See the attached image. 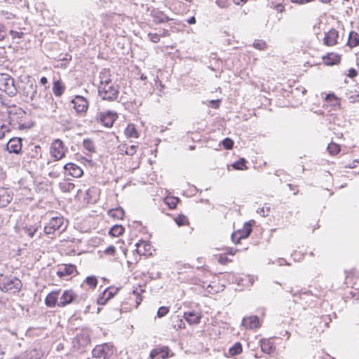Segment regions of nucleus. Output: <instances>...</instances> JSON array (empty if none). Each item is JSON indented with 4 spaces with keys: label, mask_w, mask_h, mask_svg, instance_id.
<instances>
[{
    "label": "nucleus",
    "mask_w": 359,
    "mask_h": 359,
    "mask_svg": "<svg viewBox=\"0 0 359 359\" xmlns=\"http://www.w3.org/2000/svg\"><path fill=\"white\" fill-rule=\"evenodd\" d=\"M148 38L153 43H158L160 41L161 34L158 33H149L147 34Z\"/></svg>",
    "instance_id": "50"
},
{
    "label": "nucleus",
    "mask_w": 359,
    "mask_h": 359,
    "mask_svg": "<svg viewBox=\"0 0 359 359\" xmlns=\"http://www.w3.org/2000/svg\"><path fill=\"white\" fill-rule=\"evenodd\" d=\"M170 311V308L165 306H162L158 308L156 313L158 318H163Z\"/></svg>",
    "instance_id": "47"
},
{
    "label": "nucleus",
    "mask_w": 359,
    "mask_h": 359,
    "mask_svg": "<svg viewBox=\"0 0 359 359\" xmlns=\"http://www.w3.org/2000/svg\"><path fill=\"white\" fill-rule=\"evenodd\" d=\"M86 298V294H83L79 297L72 290H66L60 297L58 306L65 307L72 303H79L81 300H85Z\"/></svg>",
    "instance_id": "7"
},
{
    "label": "nucleus",
    "mask_w": 359,
    "mask_h": 359,
    "mask_svg": "<svg viewBox=\"0 0 359 359\" xmlns=\"http://www.w3.org/2000/svg\"><path fill=\"white\" fill-rule=\"evenodd\" d=\"M43 98L45 100L46 102L48 104H50L51 106V109L53 111H55L56 109L57 108V102H54V99L53 97V95L50 93L45 92V94L43 97Z\"/></svg>",
    "instance_id": "34"
},
{
    "label": "nucleus",
    "mask_w": 359,
    "mask_h": 359,
    "mask_svg": "<svg viewBox=\"0 0 359 359\" xmlns=\"http://www.w3.org/2000/svg\"><path fill=\"white\" fill-rule=\"evenodd\" d=\"M125 134L128 137H138L139 133L133 124H129L125 129Z\"/></svg>",
    "instance_id": "37"
},
{
    "label": "nucleus",
    "mask_w": 359,
    "mask_h": 359,
    "mask_svg": "<svg viewBox=\"0 0 359 359\" xmlns=\"http://www.w3.org/2000/svg\"><path fill=\"white\" fill-rule=\"evenodd\" d=\"M175 354L172 352L170 348L167 346L158 345L154 348L149 353L150 359H159L160 355L162 359H168L171 358Z\"/></svg>",
    "instance_id": "11"
},
{
    "label": "nucleus",
    "mask_w": 359,
    "mask_h": 359,
    "mask_svg": "<svg viewBox=\"0 0 359 359\" xmlns=\"http://www.w3.org/2000/svg\"><path fill=\"white\" fill-rule=\"evenodd\" d=\"M247 161L244 158H241L232 163L231 166L234 170H242L247 168L245 165Z\"/></svg>",
    "instance_id": "39"
},
{
    "label": "nucleus",
    "mask_w": 359,
    "mask_h": 359,
    "mask_svg": "<svg viewBox=\"0 0 359 359\" xmlns=\"http://www.w3.org/2000/svg\"><path fill=\"white\" fill-rule=\"evenodd\" d=\"M22 142L21 137H12L9 140L6 146V149L9 153L19 154L22 151Z\"/></svg>",
    "instance_id": "13"
},
{
    "label": "nucleus",
    "mask_w": 359,
    "mask_h": 359,
    "mask_svg": "<svg viewBox=\"0 0 359 359\" xmlns=\"http://www.w3.org/2000/svg\"><path fill=\"white\" fill-rule=\"evenodd\" d=\"M0 90L11 97L15 96L18 91L14 79L6 74H0Z\"/></svg>",
    "instance_id": "5"
},
{
    "label": "nucleus",
    "mask_w": 359,
    "mask_h": 359,
    "mask_svg": "<svg viewBox=\"0 0 359 359\" xmlns=\"http://www.w3.org/2000/svg\"><path fill=\"white\" fill-rule=\"evenodd\" d=\"M74 272L78 273L76 266L72 264H68L59 268L56 273L60 278H62L73 274Z\"/></svg>",
    "instance_id": "18"
},
{
    "label": "nucleus",
    "mask_w": 359,
    "mask_h": 359,
    "mask_svg": "<svg viewBox=\"0 0 359 359\" xmlns=\"http://www.w3.org/2000/svg\"><path fill=\"white\" fill-rule=\"evenodd\" d=\"M237 251H238L237 249H233V248H229L227 249L226 253L228 255H234Z\"/></svg>",
    "instance_id": "62"
},
{
    "label": "nucleus",
    "mask_w": 359,
    "mask_h": 359,
    "mask_svg": "<svg viewBox=\"0 0 359 359\" xmlns=\"http://www.w3.org/2000/svg\"><path fill=\"white\" fill-rule=\"evenodd\" d=\"M118 118L117 112L111 110L100 111L96 115L97 121L106 128H111Z\"/></svg>",
    "instance_id": "9"
},
{
    "label": "nucleus",
    "mask_w": 359,
    "mask_h": 359,
    "mask_svg": "<svg viewBox=\"0 0 359 359\" xmlns=\"http://www.w3.org/2000/svg\"><path fill=\"white\" fill-rule=\"evenodd\" d=\"M339 38V32L334 28L325 33L323 38V44L327 46H332L337 43V39Z\"/></svg>",
    "instance_id": "16"
},
{
    "label": "nucleus",
    "mask_w": 359,
    "mask_h": 359,
    "mask_svg": "<svg viewBox=\"0 0 359 359\" xmlns=\"http://www.w3.org/2000/svg\"><path fill=\"white\" fill-rule=\"evenodd\" d=\"M243 351V345L241 342H236L232 346L229 348L228 354L230 356H236L239 355Z\"/></svg>",
    "instance_id": "30"
},
{
    "label": "nucleus",
    "mask_w": 359,
    "mask_h": 359,
    "mask_svg": "<svg viewBox=\"0 0 359 359\" xmlns=\"http://www.w3.org/2000/svg\"><path fill=\"white\" fill-rule=\"evenodd\" d=\"M3 119L0 120V130H5L8 128H10L9 125H6L4 123H2Z\"/></svg>",
    "instance_id": "61"
},
{
    "label": "nucleus",
    "mask_w": 359,
    "mask_h": 359,
    "mask_svg": "<svg viewBox=\"0 0 359 359\" xmlns=\"http://www.w3.org/2000/svg\"><path fill=\"white\" fill-rule=\"evenodd\" d=\"M114 354V346L109 343L97 345L92 350L93 358L97 359H108Z\"/></svg>",
    "instance_id": "8"
},
{
    "label": "nucleus",
    "mask_w": 359,
    "mask_h": 359,
    "mask_svg": "<svg viewBox=\"0 0 359 359\" xmlns=\"http://www.w3.org/2000/svg\"><path fill=\"white\" fill-rule=\"evenodd\" d=\"M68 147L60 139L54 140L50 147V154L55 161H59L65 157Z\"/></svg>",
    "instance_id": "6"
},
{
    "label": "nucleus",
    "mask_w": 359,
    "mask_h": 359,
    "mask_svg": "<svg viewBox=\"0 0 359 359\" xmlns=\"http://www.w3.org/2000/svg\"><path fill=\"white\" fill-rule=\"evenodd\" d=\"M327 149L331 155H337L341 151V147L339 144L331 142L327 145Z\"/></svg>",
    "instance_id": "38"
},
{
    "label": "nucleus",
    "mask_w": 359,
    "mask_h": 359,
    "mask_svg": "<svg viewBox=\"0 0 359 359\" xmlns=\"http://www.w3.org/2000/svg\"><path fill=\"white\" fill-rule=\"evenodd\" d=\"M252 46L259 50H265L266 48V43L264 41L260 39H256L252 43Z\"/></svg>",
    "instance_id": "45"
},
{
    "label": "nucleus",
    "mask_w": 359,
    "mask_h": 359,
    "mask_svg": "<svg viewBox=\"0 0 359 359\" xmlns=\"http://www.w3.org/2000/svg\"><path fill=\"white\" fill-rule=\"evenodd\" d=\"M242 325L249 329L257 328L260 325L259 318L257 316L243 318Z\"/></svg>",
    "instance_id": "22"
},
{
    "label": "nucleus",
    "mask_w": 359,
    "mask_h": 359,
    "mask_svg": "<svg viewBox=\"0 0 359 359\" xmlns=\"http://www.w3.org/2000/svg\"><path fill=\"white\" fill-rule=\"evenodd\" d=\"M218 262L221 264H226L227 263L231 262V260L226 256L221 255L218 259Z\"/></svg>",
    "instance_id": "54"
},
{
    "label": "nucleus",
    "mask_w": 359,
    "mask_h": 359,
    "mask_svg": "<svg viewBox=\"0 0 359 359\" xmlns=\"http://www.w3.org/2000/svg\"><path fill=\"white\" fill-rule=\"evenodd\" d=\"M22 287V282L18 278L12 275L0 273V290L1 292L16 293L20 291Z\"/></svg>",
    "instance_id": "3"
},
{
    "label": "nucleus",
    "mask_w": 359,
    "mask_h": 359,
    "mask_svg": "<svg viewBox=\"0 0 359 359\" xmlns=\"http://www.w3.org/2000/svg\"><path fill=\"white\" fill-rule=\"evenodd\" d=\"M269 212H270V207H267V208H266V209L264 208H262L260 209V211H259V210L257 211V212L262 213V215L264 217L268 216Z\"/></svg>",
    "instance_id": "58"
},
{
    "label": "nucleus",
    "mask_w": 359,
    "mask_h": 359,
    "mask_svg": "<svg viewBox=\"0 0 359 359\" xmlns=\"http://www.w3.org/2000/svg\"><path fill=\"white\" fill-rule=\"evenodd\" d=\"M106 294L107 293H104V292H102V293H100L99 294V296H98V297L97 299V304H99V305H105L108 302L109 299L107 297Z\"/></svg>",
    "instance_id": "48"
},
{
    "label": "nucleus",
    "mask_w": 359,
    "mask_h": 359,
    "mask_svg": "<svg viewBox=\"0 0 359 359\" xmlns=\"http://www.w3.org/2000/svg\"><path fill=\"white\" fill-rule=\"evenodd\" d=\"M125 228L122 225L114 224L110 228L109 234L113 237H118L123 234Z\"/></svg>",
    "instance_id": "29"
},
{
    "label": "nucleus",
    "mask_w": 359,
    "mask_h": 359,
    "mask_svg": "<svg viewBox=\"0 0 359 359\" xmlns=\"http://www.w3.org/2000/svg\"><path fill=\"white\" fill-rule=\"evenodd\" d=\"M38 230V227L30 226L29 227L25 228V233H27L29 237L33 238L34 234Z\"/></svg>",
    "instance_id": "49"
},
{
    "label": "nucleus",
    "mask_w": 359,
    "mask_h": 359,
    "mask_svg": "<svg viewBox=\"0 0 359 359\" xmlns=\"http://www.w3.org/2000/svg\"><path fill=\"white\" fill-rule=\"evenodd\" d=\"M322 58L324 64L327 66L337 65L341 61V55L334 53H328Z\"/></svg>",
    "instance_id": "21"
},
{
    "label": "nucleus",
    "mask_w": 359,
    "mask_h": 359,
    "mask_svg": "<svg viewBox=\"0 0 359 359\" xmlns=\"http://www.w3.org/2000/svg\"><path fill=\"white\" fill-rule=\"evenodd\" d=\"M7 36V30L4 24H0V41H3Z\"/></svg>",
    "instance_id": "51"
},
{
    "label": "nucleus",
    "mask_w": 359,
    "mask_h": 359,
    "mask_svg": "<svg viewBox=\"0 0 359 359\" xmlns=\"http://www.w3.org/2000/svg\"><path fill=\"white\" fill-rule=\"evenodd\" d=\"M137 249L135 251L140 255H146L147 252H149L151 248V245L149 242L140 241L139 243L135 244Z\"/></svg>",
    "instance_id": "26"
},
{
    "label": "nucleus",
    "mask_w": 359,
    "mask_h": 359,
    "mask_svg": "<svg viewBox=\"0 0 359 359\" xmlns=\"http://www.w3.org/2000/svg\"><path fill=\"white\" fill-rule=\"evenodd\" d=\"M60 290L52 291L47 294L45 298V304L49 308H54L55 306H58L59 301L58 296Z\"/></svg>",
    "instance_id": "19"
},
{
    "label": "nucleus",
    "mask_w": 359,
    "mask_h": 359,
    "mask_svg": "<svg viewBox=\"0 0 359 359\" xmlns=\"http://www.w3.org/2000/svg\"><path fill=\"white\" fill-rule=\"evenodd\" d=\"M175 222L179 226H184L189 224L187 217L183 214H179L175 218Z\"/></svg>",
    "instance_id": "41"
},
{
    "label": "nucleus",
    "mask_w": 359,
    "mask_h": 359,
    "mask_svg": "<svg viewBox=\"0 0 359 359\" xmlns=\"http://www.w3.org/2000/svg\"><path fill=\"white\" fill-rule=\"evenodd\" d=\"M118 94L119 86L113 83L111 79L100 81L98 95L102 100L114 101L117 99Z\"/></svg>",
    "instance_id": "2"
},
{
    "label": "nucleus",
    "mask_w": 359,
    "mask_h": 359,
    "mask_svg": "<svg viewBox=\"0 0 359 359\" xmlns=\"http://www.w3.org/2000/svg\"><path fill=\"white\" fill-rule=\"evenodd\" d=\"M254 222V220L245 222L243 229L236 231L238 233V239H246L250 236L252 232V224Z\"/></svg>",
    "instance_id": "20"
},
{
    "label": "nucleus",
    "mask_w": 359,
    "mask_h": 359,
    "mask_svg": "<svg viewBox=\"0 0 359 359\" xmlns=\"http://www.w3.org/2000/svg\"><path fill=\"white\" fill-rule=\"evenodd\" d=\"M180 201V198L177 196H170L165 198V203L168 206L170 209L172 210L177 207Z\"/></svg>",
    "instance_id": "35"
},
{
    "label": "nucleus",
    "mask_w": 359,
    "mask_h": 359,
    "mask_svg": "<svg viewBox=\"0 0 359 359\" xmlns=\"http://www.w3.org/2000/svg\"><path fill=\"white\" fill-rule=\"evenodd\" d=\"M31 159H34L33 163H35V160L39 161L42 158V149L40 145L30 146L29 151L27 154Z\"/></svg>",
    "instance_id": "24"
},
{
    "label": "nucleus",
    "mask_w": 359,
    "mask_h": 359,
    "mask_svg": "<svg viewBox=\"0 0 359 359\" xmlns=\"http://www.w3.org/2000/svg\"><path fill=\"white\" fill-rule=\"evenodd\" d=\"M325 100L332 105H340L341 99L338 97L334 93L330 92L326 95Z\"/></svg>",
    "instance_id": "33"
},
{
    "label": "nucleus",
    "mask_w": 359,
    "mask_h": 359,
    "mask_svg": "<svg viewBox=\"0 0 359 359\" xmlns=\"http://www.w3.org/2000/svg\"><path fill=\"white\" fill-rule=\"evenodd\" d=\"M63 224L64 218L62 217H53L49 220V222L44 226L43 231L47 235L53 234L57 231L61 233L66 228H62Z\"/></svg>",
    "instance_id": "10"
},
{
    "label": "nucleus",
    "mask_w": 359,
    "mask_h": 359,
    "mask_svg": "<svg viewBox=\"0 0 359 359\" xmlns=\"http://www.w3.org/2000/svg\"><path fill=\"white\" fill-rule=\"evenodd\" d=\"M9 34L11 35L13 39H16V38L21 39L23 36V35H24L23 32H17V31H15V30H13V29H11L9 31Z\"/></svg>",
    "instance_id": "52"
},
{
    "label": "nucleus",
    "mask_w": 359,
    "mask_h": 359,
    "mask_svg": "<svg viewBox=\"0 0 359 359\" xmlns=\"http://www.w3.org/2000/svg\"><path fill=\"white\" fill-rule=\"evenodd\" d=\"M121 287H114L112 286L107 287L103 292L107 293L106 296L109 300L112 299L119 291Z\"/></svg>",
    "instance_id": "40"
},
{
    "label": "nucleus",
    "mask_w": 359,
    "mask_h": 359,
    "mask_svg": "<svg viewBox=\"0 0 359 359\" xmlns=\"http://www.w3.org/2000/svg\"><path fill=\"white\" fill-rule=\"evenodd\" d=\"M83 147L90 154L96 153V147L94 141L90 138H86L83 140Z\"/></svg>",
    "instance_id": "32"
},
{
    "label": "nucleus",
    "mask_w": 359,
    "mask_h": 359,
    "mask_svg": "<svg viewBox=\"0 0 359 359\" xmlns=\"http://www.w3.org/2000/svg\"><path fill=\"white\" fill-rule=\"evenodd\" d=\"M90 190H88L86 191V196L84 198V200H86L88 203L93 204L96 202V200L92 201V199L90 198Z\"/></svg>",
    "instance_id": "59"
},
{
    "label": "nucleus",
    "mask_w": 359,
    "mask_h": 359,
    "mask_svg": "<svg viewBox=\"0 0 359 359\" xmlns=\"http://www.w3.org/2000/svg\"><path fill=\"white\" fill-rule=\"evenodd\" d=\"M347 46L351 48L355 47L359 45V34L354 31H351L349 33Z\"/></svg>",
    "instance_id": "28"
},
{
    "label": "nucleus",
    "mask_w": 359,
    "mask_h": 359,
    "mask_svg": "<svg viewBox=\"0 0 359 359\" xmlns=\"http://www.w3.org/2000/svg\"><path fill=\"white\" fill-rule=\"evenodd\" d=\"M71 102L73 104V107L78 114L86 112L88 109V102L83 96L76 95Z\"/></svg>",
    "instance_id": "12"
},
{
    "label": "nucleus",
    "mask_w": 359,
    "mask_h": 359,
    "mask_svg": "<svg viewBox=\"0 0 359 359\" xmlns=\"http://www.w3.org/2000/svg\"><path fill=\"white\" fill-rule=\"evenodd\" d=\"M183 317L189 325H198L200 323L203 315L194 310H189L184 312Z\"/></svg>",
    "instance_id": "15"
},
{
    "label": "nucleus",
    "mask_w": 359,
    "mask_h": 359,
    "mask_svg": "<svg viewBox=\"0 0 359 359\" xmlns=\"http://www.w3.org/2000/svg\"><path fill=\"white\" fill-rule=\"evenodd\" d=\"M262 351L266 353H271L276 349L275 346L269 341H264L261 344Z\"/></svg>",
    "instance_id": "36"
},
{
    "label": "nucleus",
    "mask_w": 359,
    "mask_h": 359,
    "mask_svg": "<svg viewBox=\"0 0 359 359\" xmlns=\"http://www.w3.org/2000/svg\"><path fill=\"white\" fill-rule=\"evenodd\" d=\"M108 215L115 219H123L125 215V211L121 207L118 206L116 208L109 210Z\"/></svg>",
    "instance_id": "27"
},
{
    "label": "nucleus",
    "mask_w": 359,
    "mask_h": 359,
    "mask_svg": "<svg viewBox=\"0 0 359 359\" xmlns=\"http://www.w3.org/2000/svg\"><path fill=\"white\" fill-rule=\"evenodd\" d=\"M84 283L89 285L90 288L94 289L97 285L98 280L95 276H89L86 278Z\"/></svg>",
    "instance_id": "42"
},
{
    "label": "nucleus",
    "mask_w": 359,
    "mask_h": 359,
    "mask_svg": "<svg viewBox=\"0 0 359 359\" xmlns=\"http://www.w3.org/2000/svg\"><path fill=\"white\" fill-rule=\"evenodd\" d=\"M187 22L190 25H194L196 22V19L194 16L190 17Z\"/></svg>",
    "instance_id": "64"
},
{
    "label": "nucleus",
    "mask_w": 359,
    "mask_h": 359,
    "mask_svg": "<svg viewBox=\"0 0 359 359\" xmlns=\"http://www.w3.org/2000/svg\"><path fill=\"white\" fill-rule=\"evenodd\" d=\"M104 253L108 255H114L116 253V248L114 245H109L104 250Z\"/></svg>",
    "instance_id": "53"
},
{
    "label": "nucleus",
    "mask_w": 359,
    "mask_h": 359,
    "mask_svg": "<svg viewBox=\"0 0 359 359\" xmlns=\"http://www.w3.org/2000/svg\"><path fill=\"white\" fill-rule=\"evenodd\" d=\"M211 107L214 109H217L219 107L220 104V100H212L210 101Z\"/></svg>",
    "instance_id": "57"
},
{
    "label": "nucleus",
    "mask_w": 359,
    "mask_h": 359,
    "mask_svg": "<svg viewBox=\"0 0 359 359\" xmlns=\"http://www.w3.org/2000/svg\"><path fill=\"white\" fill-rule=\"evenodd\" d=\"M151 15L156 24L164 23L172 20V18L167 16L163 11H152Z\"/></svg>",
    "instance_id": "23"
},
{
    "label": "nucleus",
    "mask_w": 359,
    "mask_h": 359,
    "mask_svg": "<svg viewBox=\"0 0 359 359\" xmlns=\"http://www.w3.org/2000/svg\"><path fill=\"white\" fill-rule=\"evenodd\" d=\"M123 147L126 149L125 154L128 156H133L136 153V149L137 146L130 145L128 147L126 144H123Z\"/></svg>",
    "instance_id": "46"
},
{
    "label": "nucleus",
    "mask_w": 359,
    "mask_h": 359,
    "mask_svg": "<svg viewBox=\"0 0 359 359\" xmlns=\"http://www.w3.org/2000/svg\"><path fill=\"white\" fill-rule=\"evenodd\" d=\"M13 191L9 189L0 188V208H4L8 205L13 199Z\"/></svg>",
    "instance_id": "17"
},
{
    "label": "nucleus",
    "mask_w": 359,
    "mask_h": 359,
    "mask_svg": "<svg viewBox=\"0 0 359 359\" xmlns=\"http://www.w3.org/2000/svg\"><path fill=\"white\" fill-rule=\"evenodd\" d=\"M65 175L72 176L74 177H80L83 175V170L76 164L73 163H67L63 166Z\"/></svg>",
    "instance_id": "14"
},
{
    "label": "nucleus",
    "mask_w": 359,
    "mask_h": 359,
    "mask_svg": "<svg viewBox=\"0 0 359 359\" xmlns=\"http://www.w3.org/2000/svg\"><path fill=\"white\" fill-rule=\"evenodd\" d=\"M158 34H161V37L168 36L170 35L169 30L167 29L160 30Z\"/></svg>",
    "instance_id": "60"
},
{
    "label": "nucleus",
    "mask_w": 359,
    "mask_h": 359,
    "mask_svg": "<svg viewBox=\"0 0 359 359\" xmlns=\"http://www.w3.org/2000/svg\"><path fill=\"white\" fill-rule=\"evenodd\" d=\"M43 356V353L36 348H33L27 351L24 359H41Z\"/></svg>",
    "instance_id": "31"
},
{
    "label": "nucleus",
    "mask_w": 359,
    "mask_h": 359,
    "mask_svg": "<svg viewBox=\"0 0 359 359\" xmlns=\"http://www.w3.org/2000/svg\"><path fill=\"white\" fill-rule=\"evenodd\" d=\"M232 242L235 244H238L242 239H238V233L236 231L232 233L231 236Z\"/></svg>",
    "instance_id": "55"
},
{
    "label": "nucleus",
    "mask_w": 359,
    "mask_h": 359,
    "mask_svg": "<svg viewBox=\"0 0 359 359\" xmlns=\"http://www.w3.org/2000/svg\"><path fill=\"white\" fill-rule=\"evenodd\" d=\"M27 113L22 108H14L8 111L7 122L11 129L24 130L30 128L27 126L24 119Z\"/></svg>",
    "instance_id": "1"
},
{
    "label": "nucleus",
    "mask_w": 359,
    "mask_h": 359,
    "mask_svg": "<svg viewBox=\"0 0 359 359\" xmlns=\"http://www.w3.org/2000/svg\"><path fill=\"white\" fill-rule=\"evenodd\" d=\"M287 186L289 187L290 190L295 191L294 194L297 195L298 193V189H297V187L295 185H293L292 184H288Z\"/></svg>",
    "instance_id": "63"
},
{
    "label": "nucleus",
    "mask_w": 359,
    "mask_h": 359,
    "mask_svg": "<svg viewBox=\"0 0 359 359\" xmlns=\"http://www.w3.org/2000/svg\"><path fill=\"white\" fill-rule=\"evenodd\" d=\"M65 90V86L60 79L53 81L52 90L55 96L61 97Z\"/></svg>",
    "instance_id": "25"
},
{
    "label": "nucleus",
    "mask_w": 359,
    "mask_h": 359,
    "mask_svg": "<svg viewBox=\"0 0 359 359\" xmlns=\"http://www.w3.org/2000/svg\"><path fill=\"white\" fill-rule=\"evenodd\" d=\"M225 149H231L233 147L234 142L229 137L224 138L220 143Z\"/></svg>",
    "instance_id": "44"
},
{
    "label": "nucleus",
    "mask_w": 359,
    "mask_h": 359,
    "mask_svg": "<svg viewBox=\"0 0 359 359\" xmlns=\"http://www.w3.org/2000/svg\"><path fill=\"white\" fill-rule=\"evenodd\" d=\"M60 189L63 192H71L75 188V184L71 182H65L60 184Z\"/></svg>",
    "instance_id": "43"
},
{
    "label": "nucleus",
    "mask_w": 359,
    "mask_h": 359,
    "mask_svg": "<svg viewBox=\"0 0 359 359\" xmlns=\"http://www.w3.org/2000/svg\"><path fill=\"white\" fill-rule=\"evenodd\" d=\"M22 85L18 86L19 92L23 97V100L27 103L34 102L37 93V85L33 80L28 79L27 82H22Z\"/></svg>",
    "instance_id": "4"
},
{
    "label": "nucleus",
    "mask_w": 359,
    "mask_h": 359,
    "mask_svg": "<svg viewBox=\"0 0 359 359\" xmlns=\"http://www.w3.org/2000/svg\"><path fill=\"white\" fill-rule=\"evenodd\" d=\"M357 75H358V72L355 69H353V68L349 69L348 74V77H350L351 79H353Z\"/></svg>",
    "instance_id": "56"
}]
</instances>
